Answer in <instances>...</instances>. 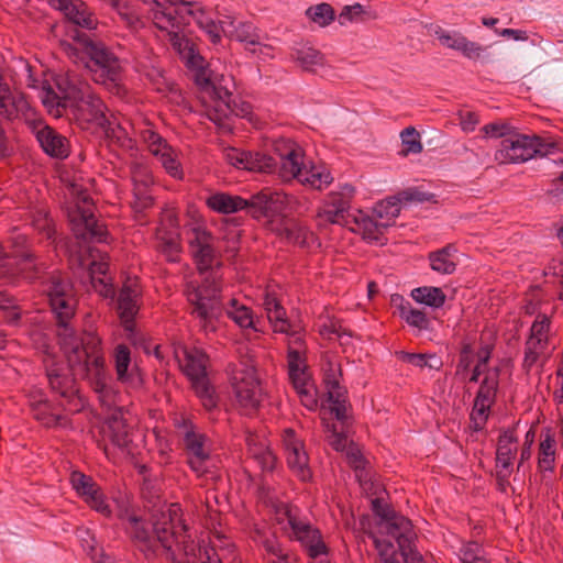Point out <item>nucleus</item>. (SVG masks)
<instances>
[{"mask_svg": "<svg viewBox=\"0 0 563 563\" xmlns=\"http://www.w3.org/2000/svg\"><path fill=\"white\" fill-rule=\"evenodd\" d=\"M207 206L219 213H233L240 210L254 219L273 218L287 212H300V202L292 195L279 191L262 190L250 199L225 192H217L206 200Z\"/></svg>", "mask_w": 563, "mask_h": 563, "instance_id": "f257e3e1", "label": "nucleus"}, {"mask_svg": "<svg viewBox=\"0 0 563 563\" xmlns=\"http://www.w3.org/2000/svg\"><path fill=\"white\" fill-rule=\"evenodd\" d=\"M59 342L74 376L87 380L92 389L103 388L110 382L104 357L99 350L101 341L98 336L88 333L82 340H78L74 332L73 338H62Z\"/></svg>", "mask_w": 563, "mask_h": 563, "instance_id": "f03ea898", "label": "nucleus"}, {"mask_svg": "<svg viewBox=\"0 0 563 563\" xmlns=\"http://www.w3.org/2000/svg\"><path fill=\"white\" fill-rule=\"evenodd\" d=\"M184 295L189 313L198 320L200 329L206 333L216 332L218 322L224 314L220 279L213 274H208L201 283L188 282Z\"/></svg>", "mask_w": 563, "mask_h": 563, "instance_id": "7ed1b4c3", "label": "nucleus"}, {"mask_svg": "<svg viewBox=\"0 0 563 563\" xmlns=\"http://www.w3.org/2000/svg\"><path fill=\"white\" fill-rule=\"evenodd\" d=\"M70 37L81 45L85 54V67L90 71L91 79L109 89L120 91L122 67L119 58L101 41L90 37L85 32L74 30Z\"/></svg>", "mask_w": 563, "mask_h": 563, "instance_id": "20e7f679", "label": "nucleus"}, {"mask_svg": "<svg viewBox=\"0 0 563 563\" xmlns=\"http://www.w3.org/2000/svg\"><path fill=\"white\" fill-rule=\"evenodd\" d=\"M156 548L158 544L168 555L175 553L174 545L186 555L195 552V541L188 533V526L183 518V510L178 504H170L165 509L154 510L151 515Z\"/></svg>", "mask_w": 563, "mask_h": 563, "instance_id": "39448f33", "label": "nucleus"}, {"mask_svg": "<svg viewBox=\"0 0 563 563\" xmlns=\"http://www.w3.org/2000/svg\"><path fill=\"white\" fill-rule=\"evenodd\" d=\"M49 306L58 324V338H73L75 332L69 321L75 316L76 299L70 279L58 271L48 273L44 280Z\"/></svg>", "mask_w": 563, "mask_h": 563, "instance_id": "423d86ee", "label": "nucleus"}, {"mask_svg": "<svg viewBox=\"0 0 563 563\" xmlns=\"http://www.w3.org/2000/svg\"><path fill=\"white\" fill-rule=\"evenodd\" d=\"M559 150V143L549 137L512 133L503 139L494 158L500 165L521 164L536 155L545 156Z\"/></svg>", "mask_w": 563, "mask_h": 563, "instance_id": "0eeeda50", "label": "nucleus"}, {"mask_svg": "<svg viewBox=\"0 0 563 563\" xmlns=\"http://www.w3.org/2000/svg\"><path fill=\"white\" fill-rule=\"evenodd\" d=\"M203 98H209L207 115L218 126L231 130L228 123L232 115L244 118L251 113V106L247 102H235L233 95L222 86H216L209 79H205L202 86Z\"/></svg>", "mask_w": 563, "mask_h": 563, "instance_id": "6e6552de", "label": "nucleus"}, {"mask_svg": "<svg viewBox=\"0 0 563 563\" xmlns=\"http://www.w3.org/2000/svg\"><path fill=\"white\" fill-rule=\"evenodd\" d=\"M70 190L71 195L76 196L84 203L82 207L77 206L68 213L74 235L82 241H104L107 229L95 218L87 190L75 183L70 185Z\"/></svg>", "mask_w": 563, "mask_h": 563, "instance_id": "1a4fd4ad", "label": "nucleus"}, {"mask_svg": "<svg viewBox=\"0 0 563 563\" xmlns=\"http://www.w3.org/2000/svg\"><path fill=\"white\" fill-rule=\"evenodd\" d=\"M66 99L70 100V108L76 119L85 123H96L98 126L107 122V107L103 101L92 92L89 85L84 82L67 84Z\"/></svg>", "mask_w": 563, "mask_h": 563, "instance_id": "9d476101", "label": "nucleus"}, {"mask_svg": "<svg viewBox=\"0 0 563 563\" xmlns=\"http://www.w3.org/2000/svg\"><path fill=\"white\" fill-rule=\"evenodd\" d=\"M45 372L52 391L63 399L60 405L64 409L70 412H78L82 407L76 386V378L78 376H74L69 365L66 367L60 363L51 361L46 363Z\"/></svg>", "mask_w": 563, "mask_h": 563, "instance_id": "9b49d317", "label": "nucleus"}, {"mask_svg": "<svg viewBox=\"0 0 563 563\" xmlns=\"http://www.w3.org/2000/svg\"><path fill=\"white\" fill-rule=\"evenodd\" d=\"M499 367L489 368L485 372V376L481 382L470 415V428L476 432L484 429L489 417L490 408L496 401L499 388Z\"/></svg>", "mask_w": 563, "mask_h": 563, "instance_id": "f8f14e48", "label": "nucleus"}, {"mask_svg": "<svg viewBox=\"0 0 563 563\" xmlns=\"http://www.w3.org/2000/svg\"><path fill=\"white\" fill-rule=\"evenodd\" d=\"M285 516L291 529V538L301 544L308 556H318L329 551L318 528L299 519L290 508H286Z\"/></svg>", "mask_w": 563, "mask_h": 563, "instance_id": "ddd939ff", "label": "nucleus"}, {"mask_svg": "<svg viewBox=\"0 0 563 563\" xmlns=\"http://www.w3.org/2000/svg\"><path fill=\"white\" fill-rule=\"evenodd\" d=\"M207 437L196 431L190 423L184 424L183 444L190 468L202 476L208 472L210 462V450L206 445Z\"/></svg>", "mask_w": 563, "mask_h": 563, "instance_id": "4468645a", "label": "nucleus"}, {"mask_svg": "<svg viewBox=\"0 0 563 563\" xmlns=\"http://www.w3.org/2000/svg\"><path fill=\"white\" fill-rule=\"evenodd\" d=\"M288 156L284 164L287 168L286 180L296 178L302 185H309L310 187L322 190L325 186L330 185L333 180L331 174L321 167L311 166L309 169L303 165L302 159L299 162L298 152L289 151L286 154Z\"/></svg>", "mask_w": 563, "mask_h": 563, "instance_id": "2eb2a0df", "label": "nucleus"}, {"mask_svg": "<svg viewBox=\"0 0 563 563\" xmlns=\"http://www.w3.org/2000/svg\"><path fill=\"white\" fill-rule=\"evenodd\" d=\"M385 523L387 534L393 537L398 543L400 556L402 558L404 563L421 562V555L412 549V542L416 534L412 530L411 521L396 512L385 521Z\"/></svg>", "mask_w": 563, "mask_h": 563, "instance_id": "dca6fc26", "label": "nucleus"}, {"mask_svg": "<svg viewBox=\"0 0 563 563\" xmlns=\"http://www.w3.org/2000/svg\"><path fill=\"white\" fill-rule=\"evenodd\" d=\"M69 482L77 495L92 509L106 517L111 516V508L99 485L89 475L79 471L70 474Z\"/></svg>", "mask_w": 563, "mask_h": 563, "instance_id": "f3484780", "label": "nucleus"}, {"mask_svg": "<svg viewBox=\"0 0 563 563\" xmlns=\"http://www.w3.org/2000/svg\"><path fill=\"white\" fill-rule=\"evenodd\" d=\"M233 389L239 404L246 409H255L260 405V385L252 364H244V368L234 376Z\"/></svg>", "mask_w": 563, "mask_h": 563, "instance_id": "a211bd4d", "label": "nucleus"}, {"mask_svg": "<svg viewBox=\"0 0 563 563\" xmlns=\"http://www.w3.org/2000/svg\"><path fill=\"white\" fill-rule=\"evenodd\" d=\"M221 31L233 41L244 44L245 49L255 54L262 46V35L256 26L250 22H235L231 16H225L220 23Z\"/></svg>", "mask_w": 563, "mask_h": 563, "instance_id": "6ab92c4d", "label": "nucleus"}, {"mask_svg": "<svg viewBox=\"0 0 563 563\" xmlns=\"http://www.w3.org/2000/svg\"><path fill=\"white\" fill-rule=\"evenodd\" d=\"M212 240L211 233L200 228H195L192 236L189 239L190 252L200 274L208 273L216 261Z\"/></svg>", "mask_w": 563, "mask_h": 563, "instance_id": "aec40b11", "label": "nucleus"}, {"mask_svg": "<svg viewBox=\"0 0 563 563\" xmlns=\"http://www.w3.org/2000/svg\"><path fill=\"white\" fill-rule=\"evenodd\" d=\"M174 353L183 373L188 377L190 383L208 376L207 363L209 357L201 349L179 345L175 349Z\"/></svg>", "mask_w": 563, "mask_h": 563, "instance_id": "412c9836", "label": "nucleus"}, {"mask_svg": "<svg viewBox=\"0 0 563 563\" xmlns=\"http://www.w3.org/2000/svg\"><path fill=\"white\" fill-rule=\"evenodd\" d=\"M283 441L287 450V464L295 475L302 482L311 478L309 457L303 450L301 441L296 438L292 429L284 430Z\"/></svg>", "mask_w": 563, "mask_h": 563, "instance_id": "4be33fe9", "label": "nucleus"}, {"mask_svg": "<svg viewBox=\"0 0 563 563\" xmlns=\"http://www.w3.org/2000/svg\"><path fill=\"white\" fill-rule=\"evenodd\" d=\"M49 4L77 26L93 30L98 25L95 14L82 0H49Z\"/></svg>", "mask_w": 563, "mask_h": 563, "instance_id": "5701e85b", "label": "nucleus"}, {"mask_svg": "<svg viewBox=\"0 0 563 563\" xmlns=\"http://www.w3.org/2000/svg\"><path fill=\"white\" fill-rule=\"evenodd\" d=\"M102 430L104 437L120 449L129 448L132 442L131 428L126 422L122 408H114L109 412Z\"/></svg>", "mask_w": 563, "mask_h": 563, "instance_id": "b1692460", "label": "nucleus"}, {"mask_svg": "<svg viewBox=\"0 0 563 563\" xmlns=\"http://www.w3.org/2000/svg\"><path fill=\"white\" fill-rule=\"evenodd\" d=\"M128 523V533L134 545L146 559L154 558L156 555V540L154 539L153 528L150 529L146 521L137 516H130Z\"/></svg>", "mask_w": 563, "mask_h": 563, "instance_id": "393cba45", "label": "nucleus"}, {"mask_svg": "<svg viewBox=\"0 0 563 563\" xmlns=\"http://www.w3.org/2000/svg\"><path fill=\"white\" fill-rule=\"evenodd\" d=\"M36 139L42 150L55 158H66L69 155L68 140L48 125L36 131Z\"/></svg>", "mask_w": 563, "mask_h": 563, "instance_id": "a878e982", "label": "nucleus"}, {"mask_svg": "<svg viewBox=\"0 0 563 563\" xmlns=\"http://www.w3.org/2000/svg\"><path fill=\"white\" fill-rule=\"evenodd\" d=\"M324 382L327 384L330 411L340 423L344 424L349 420L346 389L335 378L325 377Z\"/></svg>", "mask_w": 563, "mask_h": 563, "instance_id": "bb28decb", "label": "nucleus"}, {"mask_svg": "<svg viewBox=\"0 0 563 563\" xmlns=\"http://www.w3.org/2000/svg\"><path fill=\"white\" fill-rule=\"evenodd\" d=\"M133 181L134 200L132 202V208L136 212H142L151 208L154 203V199L150 191V185L153 183V179L151 175L144 169L134 173Z\"/></svg>", "mask_w": 563, "mask_h": 563, "instance_id": "cd10ccee", "label": "nucleus"}, {"mask_svg": "<svg viewBox=\"0 0 563 563\" xmlns=\"http://www.w3.org/2000/svg\"><path fill=\"white\" fill-rule=\"evenodd\" d=\"M517 442L518 439L514 428L501 432L497 442L496 468L511 470L512 460L517 453Z\"/></svg>", "mask_w": 563, "mask_h": 563, "instance_id": "c85d7f7f", "label": "nucleus"}, {"mask_svg": "<svg viewBox=\"0 0 563 563\" xmlns=\"http://www.w3.org/2000/svg\"><path fill=\"white\" fill-rule=\"evenodd\" d=\"M457 252L454 244H448L442 249L429 253L430 267L432 271L443 274L451 275L456 269V261L454 258Z\"/></svg>", "mask_w": 563, "mask_h": 563, "instance_id": "c756f323", "label": "nucleus"}, {"mask_svg": "<svg viewBox=\"0 0 563 563\" xmlns=\"http://www.w3.org/2000/svg\"><path fill=\"white\" fill-rule=\"evenodd\" d=\"M185 7L187 8L186 12L194 16L196 23L206 31V33L209 35L212 43H217L220 41V23L222 20H219V22H214L212 18H210L207 12L198 4L194 3H185Z\"/></svg>", "mask_w": 563, "mask_h": 563, "instance_id": "7c9ffc66", "label": "nucleus"}, {"mask_svg": "<svg viewBox=\"0 0 563 563\" xmlns=\"http://www.w3.org/2000/svg\"><path fill=\"white\" fill-rule=\"evenodd\" d=\"M397 309L399 311V316L404 319L410 327L417 328L420 331L428 330L430 328V321L427 314L419 309L412 308L409 301H405L401 296L393 297V302H397Z\"/></svg>", "mask_w": 563, "mask_h": 563, "instance_id": "2f4dec72", "label": "nucleus"}, {"mask_svg": "<svg viewBox=\"0 0 563 563\" xmlns=\"http://www.w3.org/2000/svg\"><path fill=\"white\" fill-rule=\"evenodd\" d=\"M30 406L33 418L44 427L65 426L67 422L66 416L49 412V405L46 400L32 401Z\"/></svg>", "mask_w": 563, "mask_h": 563, "instance_id": "473e14b6", "label": "nucleus"}, {"mask_svg": "<svg viewBox=\"0 0 563 563\" xmlns=\"http://www.w3.org/2000/svg\"><path fill=\"white\" fill-rule=\"evenodd\" d=\"M411 297L416 302L423 303L432 308L442 307L446 299V296L441 288L432 286H423L412 289Z\"/></svg>", "mask_w": 563, "mask_h": 563, "instance_id": "72a5a7b5", "label": "nucleus"}, {"mask_svg": "<svg viewBox=\"0 0 563 563\" xmlns=\"http://www.w3.org/2000/svg\"><path fill=\"white\" fill-rule=\"evenodd\" d=\"M358 228L362 231L363 239L368 242H378L384 244V231L391 227V222H380L378 219L374 220L369 217H364L357 221Z\"/></svg>", "mask_w": 563, "mask_h": 563, "instance_id": "f704fd0d", "label": "nucleus"}, {"mask_svg": "<svg viewBox=\"0 0 563 563\" xmlns=\"http://www.w3.org/2000/svg\"><path fill=\"white\" fill-rule=\"evenodd\" d=\"M118 310L124 329L131 331L134 325V317L137 311L136 296L120 291L118 298Z\"/></svg>", "mask_w": 563, "mask_h": 563, "instance_id": "c9c22d12", "label": "nucleus"}, {"mask_svg": "<svg viewBox=\"0 0 563 563\" xmlns=\"http://www.w3.org/2000/svg\"><path fill=\"white\" fill-rule=\"evenodd\" d=\"M294 58L305 70L309 71H314L317 67H322L325 64L324 55L311 46L296 49Z\"/></svg>", "mask_w": 563, "mask_h": 563, "instance_id": "e433bc0d", "label": "nucleus"}, {"mask_svg": "<svg viewBox=\"0 0 563 563\" xmlns=\"http://www.w3.org/2000/svg\"><path fill=\"white\" fill-rule=\"evenodd\" d=\"M158 249L166 256L169 262H178L179 252H180V243L178 239V233L175 231H165L164 229L158 230Z\"/></svg>", "mask_w": 563, "mask_h": 563, "instance_id": "4c0bfd02", "label": "nucleus"}, {"mask_svg": "<svg viewBox=\"0 0 563 563\" xmlns=\"http://www.w3.org/2000/svg\"><path fill=\"white\" fill-rule=\"evenodd\" d=\"M191 388L196 396L200 399L202 406L207 410H212L218 406V396L214 387L210 384L208 376L191 382Z\"/></svg>", "mask_w": 563, "mask_h": 563, "instance_id": "58836bf2", "label": "nucleus"}, {"mask_svg": "<svg viewBox=\"0 0 563 563\" xmlns=\"http://www.w3.org/2000/svg\"><path fill=\"white\" fill-rule=\"evenodd\" d=\"M555 462V440L548 430L539 446L538 466L541 471L554 470Z\"/></svg>", "mask_w": 563, "mask_h": 563, "instance_id": "ea45409f", "label": "nucleus"}, {"mask_svg": "<svg viewBox=\"0 0 563 563\" xmlns=\"http://www.w3.org/2000/svg\"><path fill=\"white\" fill-rule=\"evenodd\" d=\"M400 210L401 205L395 195L377 202L374 208V213L380 222H391L393 225L395 219L400 214Z\"/></svg>", "mask_w": 563, "mask_h": 563, "instance_id": "a19ab883", "label": "nucleus"}, {"mask_svg": "<svg viewBox=\"0 0 563 563\" xmlns=\"http://www.w3.org/2000/svg\"><path fill=\"white\" fill-rule=\"evenodd\" d=\"M32 224L34 229L47 240L55 236L56 229L51 213L45 208H37L32 213Z\"/></svg>", "mask_w": 563, "mask_h": 563, "instance_id": "79ce46f5", "label": "nucleus"}, {"mask_svg": "<svg viewBox=\"0 0 563 563\" xmlns=\"http://www.w3.org/2000/svg\"><path fill=\"white\" fill-rule=\"evenodd\" d=\"M280 235L288 242L299 246L309 245V240L313 238L312 232H310L307 227L296 222H292L283 228Z\"/></svg>", "mask_w": 563, "mask_h": 563, "instance_id": "37998d69", "label": "nucleus"}, {"mask_svg": "<svg viewBox=\"0 0 563 563\" xmlns=\"http://www.w3.org/2000/svg\"><path fill=\"white\" fill-rule=\"evenodd\" d=\"M231 309L224 308V313L228 314L241 328H252L257 331L255 325L252 310L244 305L238 306L236 299H231Z\"/></svg>", "mask_w": 563, "mask_h": 563, "instance_id": "c03bdc74", "label": "nucleus"}, {"mask_svg": "<svg viewBox=\"0 0 563 563\" xmlns=\"http://www.w3.org/2000/svg\"><path fill=\"white\" fill-rule=\"evenodd\" d=\"M100 128L111 143L126 148L132 146V140L129 137L125 129L119 123H114L107 118V122L101 124Z\"/></svg>", "mask_w": 563, "mask_h": 563, "instance_id": "a18cd8bd", "label": "nucleus"}, {"mask_svg": "<svg viewBox=\"0 0 563 563\" xmlns=\"http://www.w3.org/2000/svg\"><path fill=\"white\" fill-rule=\"evenodd\" d=\"M247 155V164L246 170L250 172H258V173H272L275 170L277 163L276 161L266 154L263 153H251L246 152Z\"/></svg>", "mask_w": 563, "mask_h": 563, "instance_id": "49530a36", "label": "nucleus"}, {"mask_svg": "<svg viewBox=\"0 0 563 563\" xmlns=\"http://www.w3.org/2000/svg\"><path fill=\"white\" fill-rule=\"evenodd\" d=\"M396 356L398 360L419 368H423L426 366H429L430 368H439L441 365V362L433 355L399 351L396 352Z\"/></svg>", "mask_w": 563, "mask_h": 563, "instance_id": "de8ad7c7", "label": "nucleus"}, {"mask_svg": "<svg viewBox=\"0 0 563 563\" xmlns=\"http://www.w3.org/2000/svg\"><path fill=\"white\" fill-rule=\"evenodd\" d=\"M306 14L320 26L329 25L335 18L333 8L325 2L308 8Z\"/></svg>", "mask_w": 563, "mask_h": 563, "instance_id": "09e8293b", "label": "nucleus"}, {"mask_svg": "<svg viewBox=\"0 0 563 563\" xmlns=\"http://www.w3.org/2000/svg\"><path fill=\"white\" fill-rule=\"evenodd\" d=\"M349 420L341 428L338 429L335 424L325 423V431L329 433L327 437L328 443L331 448L338 452H342L347 446V435L345 433V427H347Z\"/></svg>", "mask_w": 563, "mask_h": 563, "instance_id": "8fccbe9b", "label": "nucleus"}, {"mask_svg": "<svg viewBox=\"0 0 563 563\" xmlns=\"http://www.w3.org/2000/svg\"><path fill=\"white\" fill-rule=\"evenodd\" d=\"M402 150L401 154L407 156L409 154H418L422 152V144L420 142V134L412 126L406 128L401 133Z\"/></svg>", "mask_w": 563, "mask_h": 563, "instance_id": "3c124183", "label": "nucleus"}, {"mask_svg": "<svg viewBox=\"0 0 563 563\" xmlns=\"http://www.w3.org/2000/svg\"><path fill=\"white\" fill-rule=\"evenodd\" d=\"M130 363V349L125 344H119L114 351V364L120 382H126L129 379L128 368Z\"/></svg>", "mask_w": 563, "mask_h": 563, "instance_id": "603ef678", "label": "nucleus"}, {"mask_svg": "<svg viewBox=\"0 0 563 563\" xmlns=\"http://www.w3.org/2000/svg\"><path fill=\"white\" fill-rule=\"evenodd\" d=\"M346 459L349 465L355 471V475L358 479V482H366L367 481V473L365 471L366 460L364 459L361 451L354 446L350 445L346 449Z\"/></svg>", "mask_w": 563, "mask_h": 563, "instance_id": "864d4df0", "label": "nucleus"}, {"mask_svg": "<svg viewBox=\"0 0 563 563\" xmlns=\"http://www.w3.org/2000/svg\"><path fill=\"white\" fill-rule=\"evenodd\" d=\"M396 197L401 206H411L431 201L433 200L434 195L423 192L417 187H410L397 192Z\"/></svg>", "mask_w": 563, "mask_h": 563, "instance_id": "5fc2aeb1", "label": "nucleus"}, {"mask_svg": "<svg viewBox=\"0 0 563 563\" xmlns=\"http://www.w3.org/2000/svg\"><path fill=\"white\" fill-rule=\"evenodd\" d=\"M43 103L56 118L63 115V109L70 107V100L66 99V89L64 90V96L59 97L52 88H49L43 98Z\"/></svg>", "mask_w": 563, "mask_h": 563, "instance_id": "6e6d98bb", "label": "nucleus"}, {"mask_svg": "<svg viewBox=\"0 0 563 563\" xmlns=\"http://www.w3.org/2000/svg\"><path fill=\"white\" fill-rule=\"evenodd\" d=\"M550 323V319L545 314H539L532 323L531 335L528 341L545 346Z\"/></svg>", "mask_w": 563, "mask_h": 563, "instance_id": "4d7b16f0", "label": "nucleus"}, {"mask_svg": "<svg viewBox=\"0 0 563 563\" xmlns=\"http://www.w3.org/2000/svg\"><path fill=\"white\" fill-rule=\"evenodd\" d=\"M317 223L318 227H325L327 224L344 225L346 223V214L339 212V210L333 209L327 205H323V207L320 208L317 213Z\"/></svg>", "mask_w": 563, "mask_h": 563, "instance_id": "13d9d810", "label": "nucleus"}, {"mask_svg": "<svg viewBox=\"0 0 563 563\" xmlns=\"http://www.w3.org/2000/svg\"><path fill=\"white\" fill-rule=\"evenodd\" d=\"M294 152H298V156H299V162L302 159L303 157V154H302V151L301 148L296 144L294 143L292 141L290 140H279L278 142H276L275 144V151L276 153L278 154L279 158H280V168H279V175L282 178H286V174L288 173L287 172V168H285L284 164L286 163L288 156L285 155L287 154V152L289 151H292Z\"/></svg>", "mask_w": 563, "mask_h": 563, "instance_id": "bf43d9fd", "label": "nucleus"}, {"mask_svg": "<svg viewBox=\"0 0 563 563\" xmlns=\"http://www.w3.org/2000/svg\"><path fill=\"white\" fill-rule=\"evenodd\" d=\"M344 190H346L347 195L341 192H332L329 196V200L324 203L333 209L339 210V212H343L347 214L349 209L351 207V195L353 192V188L351 186H345Z\"/></svg>", "mask_w": 563, "mask_h": 563, "instance_id": "052dcab7", "label": "nucleus"}, {"mask_svg": "<svg viewBox=\"0 0 563 563\" xmlns=\"http://www.w3.org/2000/svg\"><path fill=\"white\" fill-rule=\"evenodd\" d=\"M21 265V271L33 269L34 276L40 277L44 272L42 264L36 263V256L30 250H22L14 255Z\"/></svg>", "mask_w": 563, "mask_h": 563, "instance_id": "680f3d73", "label": "nucleus"}, {"mask_svg": "<svg viewBox=\"0 0 563 563\" xmlns=\"http://www.w3.org/2000/svg\"><path fill=\"white\" fill-rule=\"evenodd\" d=\"M285 316H286V311L282 305L278 306L276 309H273L272 311H271V309H268L267 318H268L269 322L273 324L275 332H280V333H286V334H288L290 332L291 325H290L289 321L285 318Z\"/></svg>", "mask_w": 563, "mask_h": 563, "instance_id": "e2e57ef3", "label": "nucleus"}, {"mask_svg": "<svg viewBox=\"0 0 563 563\" xmlns=\"http://www.w3.org/2000/svg\"><path fill=\"white\" fill-rule=\"evenodd\" d=\"M486 137H508L512 134V126L507 122H493L482 128Z\"/></svg>", "mask_w": 563, "mask_h": 563, "instance_id": "0e129e2a", "label": "nucleus"}, {"mask_svg": "<svg viewBox=\"0 0 563 563\" xmlns=\"http://www.w3.org/2000/svg\"><path fill=\"white\" fill-rule=\"evenodd\" d=\"M374 542L383 563H400L394 544L390 541L375 539Z\"/></svg>", "mask_w": 563, "mask_h": 563, "instance_id": "69168bd1", "label": "nucleus"}, {"mask_svg": "<svg viewBox=\"0 0 563 563\" xmlns=\"http://www.w3.org/2000/svg\"><path fill=\"white\" fill-rule=\"evenodd\" d=\"M98 394V398L101 405L110 410V412L117 408V397L118 394L113 389V387L108 383L104 384L103 388H95L93 389Z\"/></svg>", "mask_w": 563, "mask_h": 563, "instance_id": "338daca9", "label": "nucleus"}, {"mask_svg": "<svg viewBox=\"0 0 563 563\" xmlns=\"http://www.w3.org/2000/svg\"><path fill=\"white\" fill-rule=\"evenodd\" d=\"M478 543H468L461 550V561L463 563H488L484 558L478 555Z\"/></svg>", "mask_w": 563, "mask_h": 563, "instance_id": "774afa93", "label": "nucleus"}]
</instances>
